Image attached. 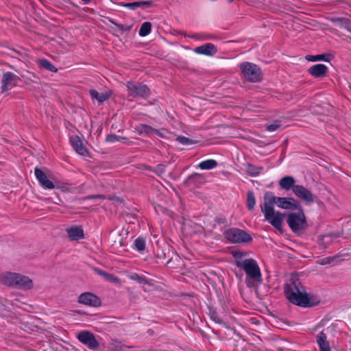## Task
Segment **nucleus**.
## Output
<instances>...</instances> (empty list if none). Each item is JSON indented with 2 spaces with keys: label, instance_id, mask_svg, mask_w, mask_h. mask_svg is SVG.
<instances>
[{
  "label": "nucleus",
  "instance_id": "nucleus-43",
  "mask_svg": "<svg viewBox=\"0 0 351 351\" xmlns=\"http://www.w3.org/2000/svg\"><path fill=\"white\" fill-rule=\"evenodd\" d=\"M88 199H104L106 198V196L103 195H90L87 197Z\"/></svg>",
  "mask_w": 351,
  "mask_h": 351
},
{
  "label": "nucleus",
  "instance_id": "nucleus-40",
  "mask_svg": "<svg viewBox=\"0 0 351 351\" xmlns=\"http://www.w3.org/2000/svg\"><path fill=\"white\" fill-rule=\"evenodd\" d=\"M193 38L200 40H208L212 39V36L210 35H204V34H195L191 36Z\"/></svg>",
  "mask_w": 351,
  "mask_h": 351
},
{
  "label": "nucleus",
  "instance_id": "nucleus-19",
  "mask_svg": "<svg viewBox=\"0 0 351 351\" xmlns=\"http://www.w3.org/2000/svg\"><path fill=\"white\" fill-rule=\"evenodd\" d=\"M328 68L322 64H317L309 68V73L315 77H322L327 73Z\"/></svg>",
  "mask_w": 351,
  "mask_h": 351
},
{
  "label": "nucleus",
  "instance_id": "nucleus-24",
  "mask_svg": "<svg viewBox=\"0 0 351 351\" xmlns=\"http://www.w3.org/2000/svg\"><path fill=\"white\" fill-rule=\"evenodd\" d=\"M218 165L217 162L214 159H208L199 162L197 167L202 170H210Z\"/></svg>",
  "mask_w": 351,
  "mask_h": 351
},
{
  "label": "nucleus",
  "instance_id": "nucleus-44",
  "mask_svg": "<svg viewBox=\"0 0 351 351\" xmlns=\"http://www.w3.org/2000/svg\"><path fill=\"white\" fill-rule=\"evenodd\" d=\"M107 198L110 200H114L119 203H121L122 202V200L119 197L116 196L109 195Z\"/></svg>",
  "mask_w": 351,
  "mask_h": 351
},
{
  "label": "nucleus",
  "instance_id": "nucleus-23",
  "mask_svg": "<svg viewBox=\"0 0 351 351\" xmlns=\"http://www.w3.org/2000/svg\"><path fill=\"white\" fill-rule=\"evenodd\" d=\"M246 173L252 177H256L258 176L263 171V167L261 166H256L253 165L250 163H247L245 165Z\"/></svg>",
  "mask_w": 351,
  "mask_h": 351
},
{
  "label": "nucleus",
  "instance_id": "nucleus-17",
  "mask_svg": "<svg viewBox=\"0 0 351 351\" xmlns=\"http://www.w3.org/2000/svg\"><path fill=\"white\" fill-rule=\"evenodd\" d=\"M152 5V1H136L132 3H124L121 2L119 5L123 8H128L132 10H135L138 8H141L143 9L149 7Z\"/></svg>",
  "mask_w": 351,
  "mask_h": 351
},
{
  "label": "nucleus",
  "instance_id": "nucleus-20",
  "mask_svg": "<svg viewBox=\"0 0 351 351\" xmlns=\"http://www.w3.org/2000/svg\"><path fill=\"white\" fill-rule=\"evenodd\" d=\"M316 341L320 351H331L329 343L327 341L326 335L324 331H321L316 335Z\"/></svg>",
  "mask_w": 351,
  "mask_h": 351
},
{
  "label": "nucleus",
  "instance_id": "nucleus-27",
  "mask_svg": "<svg viewBox=\"0 0 351 351\" xmlns=\"http://www.w3.org/2000/svg\"><path fill=\"white\" fill-rule=\"evenodd\" d=\"M136 130L138 134L150 136L153 134L154 128L148 125L139 124L136 126Z\"/></svg>",
  "mask_w": 351,
  "mask_h": 351
},
{
  "label": "nucleus",
  "instance_id": "nucleus-25",
  "mask_svg": "<svg viewBox=\"0 0 351 351\" xmlns=\"http://www.w3.org/2000/svg\"><path fill=\"white\" fill-rule=\"evenodd\" d=\"M38 65L41 69H45L51 72H57L58 69L49 60L42 58L37 61Z\"/></svg>",
  "mask_w": 351,
  "mask_h": 351
},
{
  "label": "nucleus",
  "instance_id": "nucleus-6",
  "mask_svg": "<svg viewBox=\"0 0 351 351\" xmlns=\"http://www.w3.org/2000/svg\"><path fill=\"white\" fill-rule=\"evenodd\" d=\"M225 237L232 243H249L252 238L246 231L236 228H229L224 232Z\"/></svg>",
  "mask_w": 351,
  "mask_h": 351
},
{
  "label": "nucleus",
  "instance_id": "nucleus-29",
  "mask_svg": "<svg viewBox=\"0 0 351 351\" xmlns=\"http://www.w3.org/2000/svg\"><path fill=\"white\" fill-rule=\"evenodd\" d=\"M152 30V23L150 22H144L139 29V35L141 36H147Z\"/></svg>",
  "mask_w": 351,
  "mask_h": 351
},
{
  "label": "nucleus",
  "instance_id": "nucleus-7",
  "mask_svg": "<svg viewBox=\"0 0 351 351\" xmlns=\"http://www.w3.org/2000/svg\"><path fill=\"white\" fill-rule=\"evenodd\" d=\"M127 90L129 95L133 98H146L150 95L149 88L140 82H128Z\"/></svg>",
  "mask_w": 351,
  "mask_h": 351
},
{
  "label": "nucleus",
  "instance_id": "nucleus-12",
  "mask_svg": "<svg viewBox=\"0 0 351 351\" xmlns=\"http://www.w3.org/2000/svg\"><path fill=\"white\" fill-rule=\"evenodd\" d=\"M77 301L80 304L90 306H99L101 305L99 298L90 292L82 293Z\"/></svg>",
  "mask_w": 351,
  "mask_h": 351
},
{
  "label": "nucleus",
  "instance_id": "nucleus-21",
  "mask_svg": "<svg viewBox=\"0 0 351 351\" xmlns=\"http://www.w3.org/2000/svg\"><path fill=\"white\" fill-rule=\"evenodd\" d=\"M298 184H295V180L292 176H287L282 178L279 180V186L285 190H290L292 189L293 192V189Z\"/></svg>",
  "mask_w": 351,
  "mask_h": 351
},
{
  "label": "nucleus",
  "instance_id": "nucleus-4",
  "mask_svg": "<svg viewBox=\"0 0 351 351\" xmlns=\"http://www.w3.org/2000/svg\"><path fill=\"white\" fill-rule=\"evenodd\" d=\"M243 77L251 82H258L262 80L263 74L261 68L256 64L243 62L239 65Z\"/></svg>",
  "mask_w": 351,
  "mask_h": 351
},
{
  "label": "nucleus",
  "instance_id": "nucleus-18",
  "mask_svg": "<svg viewBox=\"0 0 351 351\" xmlns=\"http://www.w3.org/2000/svg\"><path fill=\"white\" fill-rule=\"evenodd\" d=\"M17 276L16 273L5 272L0 276V280L7 286L15 287Z\"/></svg>",
  "mask_w": 351,
  "mask_h": 351
},
{
  "label": "nucleus",
  "instance_id": "nucleus-13",
  "mask_svg": "<svg viewBox=\"0 0 351 351\" xmlns=\"http://www.w3.org/2000/svg\"><path fill=\"white\" fill-rule=\"evenodd\" d=\"M193 51L197 54L213 56L217 52V49L214 44L208 43L195 47Z\"/></svg>",
  "mask_w": 351,
  "mask_h": 351
},
{
  "label": "nucleus",
  "instance_id": "nucleus-5",
  "mask_svg": "<svg viewBox=\"0 0 351 351\" xmlns=\"http://www.w3.org/2000/svg\"><path fill=\"white\" fill-rule=\"evenodd\" d=\"M287 221L291 230L294 232L304 230L308 226L306 217L301 209L298 213H289L287 216Z\"/></svg>",
  "mask_w": 351,
  "mask_h": 351
},
{
  "label": "nucleus",
  "instance_id": "nucleus-31",
  "mask_svg": "<svg viewBox=\"0 0 351 351\" xmlns=\"http://www.w3.org/2000/svg\"><path fill=\"white\" fill-rule=\"evenodd\" d=\"M256 204V199L252 191H248L247 193V207L249 210H252Z\"/></svg>",
  "mask_w": 351,
  "mask_h": 351
},
{
  "label": "nucleus",
  "instance_id": "nucleus-22",
  "mask_svg": "<svg viewBox=\"0 0 351 351\" xmlns=\"http://www.w3.org/2000/svg\"><path fill=\"white\" fill-rule=\"evenodd\" d=\"M89 94L92 99L97 100L99 103H103L110 97L108 92L99 93L94 89L90 90Z\"/></svg>",
  "mask_w": 351,
  "mask_h": 351
},
{
  "label": "nucleus",
  "instance_id": "nucleus-35",
  "mask_svg": "<svg viewBox=\"0 0 351 351\" xmlns=\"http://www.w3.org/2000/svg\"><path fill=\"white\" fill-rule=\"evenodd\" d=\"M176 140L180 143L182 145H191L193 143V140L187 138V137H185V136H179L176 138Z\"/></svg>",
  "mask_w": 351,
  "mask_h": 351
},
{
  "label": "nucleus",
  "instance_id": "nucleus-1",
  "mask_svg": "<svg viewBox=\"0 0 351 351\" xmlns=\"http://www.w3.org/2000/svg\"><path fill=\"white\" fill-rule=\"evenodd\" d=\"M274 204L286 210L297 209L300 205L292 197H276L271 192H267L265 194L264 203L261 207L265 219L268 221L275 228L281 230L284 215L279 211L274 212Z\"/></svg>",
  "mask_w": 351,
  "mask_h": 351
},
{
  "label": "nucleus",
  "instance_id": "nucleus-11",
  "mask_svg": "<svg viewBox=\"0 0 351 351\" xmlns=\"http://www.w3.org/2000/svg\"><path fill=\"white\" fill-rule=\"evenodd\" d=\"M18 79L19 77L13 73H5L1 80V91L5 92L14 87L17 84Z\"/></svg>",
  "mask_w": 351,
  "mask_h": 351
},
{
  "label": "nucleus",
  "instance_id": "nucleus-33",
  "mask_svg": "<svg viewBox=\"0 0 351 351\" xmlns=\"http://www.w3.org/2000/svg\"><path fill=\"white\" fill-rule=\"evenodd\" d=\"M231 254L235 259L234 264L237 267V263L238 262H240V263L243 262L244 260H243L242 258L246 256L245 252L239 251V250L232 251L231 252Z\"/></svg>",
  "mask_w": 351,
  "mask_h": 351
},
{
  "label": "nucleus",
  "instance_id": "nucleus-45",
  "mask_svg": "<svg viewBox=\"0 0 351 351\" xmlns=\"http://www.w3.org/2000/svg\"><path fill=\"white\" fill-rule=\"evenodd\" d=\"M211 317L213 319V320H214L215 322H217V323H219V322H220L219 319V318H217V316H215L214 315H213Z\"/></svg>",
  "mask_w": 351,
  "mask_h": 351
},
{
  "label": "nucleus",
  "instance_id": "nucleus-34",
  "mask_svg": "<svg viewBox=\"0 0 351 351\" xmlns=\"http://www.w3.org/2000/svg\"><path fill=\"white\" fill-rule=\"evenodd\" d=\"M110 22L112 24H113L114 25H115L121 33H123L124 32L130 31L131 29L130 26H126V25L119 24L112 19H110Z\"/></svg>",
  "mask_w": 351,
  "mask_h": 351
},
{
  "label": "nucleus",
  "instance_id": "nucleus-32",
  "mask_svg": "<svg viewBox=\"0 0 351 351\" xmlns=\"http://www.w3.org/2000/svg\"><path fill=\"white\" fill-rule=\"evenodd\" d=\"M134 249H136L137 251L141 252L144 251L145 248V241L142 237L137 238L134 243Z\"/></svg>",
  "mask_w": 351,
  "mask_h": 351
},
{
  "label": "nucleus",
  "instance_id": "nucleus-42",
  "mask_svg": "<svg viewBox=\"0 0 351 351\" xmlns=\"http://www.w3.org/2000/svg\"><path fill=\"white\" fill-rule=\"evenodd\" d=\"M153 134H156L157 136H160L161 138L165 137V132H163L162 131H160V130H158L157 129H155V128H154Z\"/></svg>",
  "mask_w": 351,
  "mask_h": 351
},
{
  "label": "nucleus",
  "instance_id": "nucleus-41",
  "mask_svg": "<svg viewBox=\"0 0 351 351\" xmlns=\"http://www.w3.org/2000/svg\"><path fill=\"white\" fill-rule=\"evenodd\" d=\"M280 126L278 121H275L271 124L267 125V130L269 132H274L279 128Z\"/></svg>",
  "mask_w": 351,
  "mask_h": 351
},
{
  "label": "nucleus",
  "instance_id": "nucleus-37",
  "mask_svg": "<svg viewBox=\"0 0 351 351\" xmlns=\"http://www.w3.org/2000/svg\"><path fill=\"white\" fill-rule=\"evenodd\" d=\"M306 59L312 62L320 60L328 61V59L325 58L324 55L308 56L306 57Z\"/></svg>",
  "mask_w": 351,
  "mask_h": 351
},
{
  "label": "nucleus",
  "instance_id": "nucleus-14",
  "mask_svg": "<svg viewBox=\"0 0 351 351\" xmlns=\"http://www.w3.org/2000/svg\"><path fill=\"white\" fill-rule=\"evenodd\" d=\"M71 241H77L84 237V230L81 226H73L66 230Z\"/></svg>",
  "mask_w": 351,
  "mask_h": 351
},
{
  "label": "nucleus",
  "instance_id": "nucleus-3",
  "mask_svg": "<svg viewBox=\"0 0 351 351\" xmlns=\"http://www.w3.org/2000/svg\"><path fill=\"white\" fill-rule=\"evenodd\" d=\"M237 267L244 270L247 278H249L255 282H261L262 274L256 260L253 258H247L242 263L238 262Z\"/></svg>",
  "mask_w": 351,
  "mask_h": 351
},
{
  "label": "nucleus",
  "instance_id": "nucleus-39",
  "mask_svg": "<svg viewBox=\"0 0 351 351\" xmlns=\"http://www.w3.org/2000/svg\"><path fill=\"white\" fill-rule=\"evenodd\" d=\"M335 260V257H326L323 258L317 261L320 265H324L328 264H332Z\"/></svg>",
  "mask_w": 351,
  "mask_h": 351
},
{
  "label": "nucleus",
  "instance_id": "nucleus-38",
  "mask_svg": "<svg viewBox=\"0 0 351 351\" xmlns=\"http://www.w3.org/2000/svg\"><path fill=\"white\" fill-rule=\"evenodd\" d=\"M110 348L114 351H119L121 348V344L119 341L111 340L110 343Z\"/></svg>",
  "mask_w": 351,
  "mask_h": 351
},
{
  "label": "nucleus",
  "instance_id": "nucleus-15",
  "mask_svg": "<svg viewBox=\"0 0 351 351\" xmlns=\"http://www.w3.org/2000/svg\"><path fill=\"white\" fill-rule=\"evenodd\" d=\"M16 280L15 285L16 287L24 290H29L32 289L34 287L33 281L27 276L18 274Z\"/></svg>",
  "mask_w": 351,
  "mask_h": 351
},
{
  "label": "nucleus",
  "instance_id": "nucleus-28",
  "mask_svg": "<svg viewBox=\"0 0 351 351\" xmlns=\"http://www.w3.org/2000/svg\"><path fill=\"white\" fill-rule=\"evenodd\" d=\"M130 278L141 285H152L151 282L145 276H141L136 273L131 274Z\"/></svg>",
  "mask_w": 351,
  "mask_h": 351
},
{
  "label": "nucleus",
  "instance_id": "nucleus-16",
  "mask_svg": "<svg viewBox=\"0 0 351 351\" xmlns=\"http://www.w3.org/2000/svg\"><path fill=\"white\" fill-rule=\"evenodd\" d=\"M70 142L72 147L77 153L82 156H85L87 154V150L83 145L82 141L77 136H73L70 137Z\"/></svg>",
  "mask_w": 351,
  "mask_h": 351
},
{
  "label": "nucleus",
  "instance_id": "nucleus-46",
  "mask_svg": "<svg viewBox=\"0 0 351 351\" xmlns=\"http://www.w3.org/2000/svg\"><path fill=\"white\" fill-rule=\"evenodd\" d=\"M342 25H343L348 30H350L349 28L348 27L347 25H346V23L343 22Z\"/></svg>",
  "mask_w": 351,
  "mask_h": 351
},
{
  "label": "nucleus",
  "instance_id": "nucleus-26",
  "mask_svg": "<svg viewBox=\"0 0 351 351\" xmlns=\"http://www.w3.org/2000/svg\"><path fill=\"white\" fill-rule=\"evenodd\" d=\"M204 180H205V178L202 174L198 173H194L191 174V176H189L186 178V183H187L188 184H195L197 182H198V183L204 182Z\"/></svg>",
  "mask_w": 351,
  "mask_h": 351
},
{
  "label": "nucleus",
  "instance_id": "nucleus-9",
  "mask_svg": "<svg viewBox=\"0 0 351 351\" xmlns=\"http://www.w3.org/2000/svg\"><path fill=\"white\" fill-rule=\"evenodd\" d=\"M293 194L306 204H311L315 202V195L302 185H297L293 189Z\"/></svg>",
  "mask_w": 351,
  "mask_h": 351
},
{
  "label": "nucleus",
  "instance_id": "nucleus-10",
  "mask_svg": "<svg viewBox=\"0 0 351 351\" xmlns=\"http://www.w3.org/2000/svg\"><path fill=\"white\" fill-rule=\"evenodd\" d=\"M78 340L86 345L88 348L95 350L99 347V343L94 335L90 332L83 330L80 332L77 336Z\"/></svg>",
  "mask_w": 351,
  "mask_h": 351
},
{
  "label": "nucleus",
  "instance_id": "nucleus-8",
  "mask_svg": "<svg viewBox=\"0 0 351 351\" xmlns=\"http://www.w3.org/2000/svg\"><path fill=\"white\" fill-rule=\"evenodd\" d=\"M34 174L43 188L49 190L55 189L56 184L53 181V177L51 174L45 173L43 170L38 167L34 169Z\"/></svg>",
  "mask_w": 351,
  "mask_h": 351
},
{
  "label": "nucleus",
  "instance_id": "nucleus-36",
  "mask_svg": "<svg viewBox=\"0 0 351 351\" xmlns=\"http://www.w3.org/2000/svg\"><path fill=\"white\" fill-rule=\"evenodd\" d=\"M106 141L109 143H114L117 141H120L122 139H125V138L117 136L115 134H109L106 136Z\"/></svg>",
  "mask_w": 351,
  "mask_h": 351
},
{
  "label": "nucleus",
  "instance_id": "nucleus-30",
  "mask_svg": "<svg viewBox=\"0 0 351 351\" xmlns=\"http://www.w3.org/2000/svg\"><path fill=\"white\" fill-rule=\"evenodd\" d=\"M94 271L96 274H97L98 275H99L101 276H103L107 280L113 281V282L118 280V278H116L115 276H114L113 275H112L109 273H107L104 271H102L101 269H100L99 268H95Z\"/></svg>",
  "mask_w": 351,
  "mask_h": 351
},
{
  "label": "nucleus",
  "instance_id": "nucleus-2",
  "mask_svg": "<svg viewBox=\"0 0 351 351\" xmlns=\"http://www.w3.org/2000/svg\"><path fill=\"white\" fill-rule=\"evenodd\" d=\"M285 293L289 301L298 306H311L308 294L299 289L295 284L287 285L285 287Z\"/></svg>",
  "mask_w": 351,
  "mask_h": 351
}]
</instances>
